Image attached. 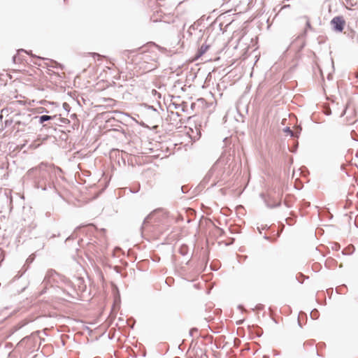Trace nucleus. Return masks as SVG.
I'll list each match as a JSON object with an SVG mask.
<instances>
[{
	"mask_svg": "<svg viewBox=\"0 0 358 358\" xmlns=\"http://www.w3.org/2000/svg\"><path fill=\"white\" fill-rule=\"evenodd\" d=\"M236 166L234 153L224 152L212 166L203 181L210 182V186H214L220 181L226 180L234 171Z\"/></svg>",
	"mask_w": 358,
	"mask_h": 358,
	"instance_id": "1",
	"label": "nucleus"
},
{
	"mask_svg": "<svg viewBox=\"0 0 358 358\" xmlns=\"http://www.w3.org/2000/svg\"><path fill=\"white\" fill-rule=\"evenodd\" d=\"M64 281V278L63 276L58 274L55 271L50 269L47 271L43 281V284L45 286H47L48 285L53 286L55 284L59 286V282Z\"/></svg>",
	"mask_w": 358,
	"mask_h": 358,
	"instance_id": "2",
	"label": "nucleus"
},
{
	"mask_svg": "<svg viewBox=\"0 0 358 358\" xmlns=\"http://www.w3.org/2000/svg\"><path fill=\"white\" fill-rule=\"evenodd\" d=\"M332 29L335 32H342L345 25V21L343 16L338 15L332 18L330 22Z\"/></svg>",
	"mask_w": 358,
	"mask_h": 358,
	"instance_id": "3",
	"label": "nucleus"
},
{
	"mask_svg": "<svg viewBox=\"0 0 358 358\" xmlns=\"http://www.w3.org/2000/svg\"><path fill=\"white\" fill-rule=\"evenodd\" d=\"M25 52L28 55H31V56L33 57V58H36L38 60H41V59H45V58H42L41 57H38V56H36V55H31L30 52L26 51L24 49H20L18 51H17V54H19L20 52ZM24 60V59L22 57H21L20 56H19L18 55H15L13 57V62L14 63H17V62H21Z\"/></svg>",
	"mask_w": 358,
	"mask_h": 358,
	"instance_id": "4",
	"label": "nucleus"
},
{
	"mask_svg": "<svg viewBox=\"0 0 358 358\" xmlns=\"http://www.w3.org/2000/svg\"><path fill=\"white\" fill-rule=\"evenodd\" d=\"M210 45L206 43L202 44L199 48L195 55L196 59H199L201 56H203L208 50Z\"/></svg>",
	"mask_w": 358,
	"mask_h": 358,
	"instance_id": "5",
	"label": "nucleus"
},
{
	"mask_svg": "<svg viewBox=\"0 0 358 358\" xmlns=\"http://www.w3.org/2000/svg\"><path fill=\"white\" fill-rule=\"evenodd\" d=\"M177 17L170 16L169 15H164L159 21H162L167 24L176 23Z\"/></svg>",
	"mask_w": 358,
	"mask_h": 358,
	"instance_id": "6",
	"label": "nucleus"
},
{
	"mask_svg": "<svg viewBox=\"0 0 358 358\" xmlns=\"http://www.w3.org/2000/svg\"><path fill=\"white\" fill-rule=\"evenodd\" d=\"M52 118H53V117L50 116V115H41L39 117V122L41 124H42L45 121L52 120Z\"/></svg>",
	"mask_w": 358,
	"mask_h": 358,
	"instance_id": "7",
	"label": "nucleus"
},
{
	"mask_svg": "<svg viewBox=\"0 0 358 358\" xmlns=\"http://www.w3.org/2000/svg\"><path fill=\"white\" fill-rule=\"evenodd\" d=\"M152 215H149L143 221V225H142V229L145 231L147 228L148 223L149 222V220L151 218Z\"/></svg>",
	"mask_w": 358,
	"mask_h": 358,
	"instance_id": "8",
	"label": "nucleus"
},
{
	"mask_svg": "<svg viewBox=\"0 0 358 358\" xmlns=\"http://www.w3.org/2000/svg\"><path fill=\"white\" fill-rule=\"evenodd\" d=\"M284 131H285V132H286V133L289 134L292 136H294V133H293V131L289 129V127H286V128H285Z\"/></svg>",
	"mask_w": 358,
	"mask_h": 358,
	"instance_id": "9",
	"label": "nucleus"
},
{
	"mask_svg": "<svg viewBox=\"0 0 358 358\" xmlns=\"http://www.w3.org/2000/svg\"><path fill=\"white\" fill-rule=\"evenodd\" d=\"M91 54L94 58L98 57V59H99L101 57V55L99 53L93 52Z\"/></svg>",
	"mask_w": 358,
	"mask_h": 358,
	"instance_id": "10",
	"label": "nucleus"
},
{
	"mask_svg": "<svg viewBox=\"0 0 358 358\" xmlns=\"http://www.w3.org/2000/svg\"><path fill=\"white\" fill-rule=\"evenodd\" d=\"M327 78L328 80H331L333 78V75L331 72H329L327 76Z\"/></svg>",
	"mask_w": 358,
	"mask_h": 358,
	"instance_id": "11",
	"label": "nucleus"
},
{
	"mask_svg": "<svg viewBox=\"0 0 358 358\" xmlns=\"http://www.w3.org/2000/svg\"><path fill=\"white\" fill-rule=\"evenodd\" d=\"M308 29H311L312 28L310 22V21L308 20L306 21V29H308Z\"/></svg>",
	"mask_w": 358,
	"mask_h": 358,
	"instance_id": "12",
	"label": "nucleus"
},
{
	"mask_svg": "<svg viewBox=\"0 0 358 358\" xmlns=\"http://www.w3.org/2000/svg\"><path fill=\"white\" fill-rule=\"evenodd\" d=\"M197 331V329H192L189 331V334L191 336H193V334H194V332H196Z\"/></svg>",
	"mask_w": 358,
	"mask_h": 358,
	"instance_id": "13",
	"label": "nucleus"
},
{
	"mask_svg": "<svg viewBox=\"0 0 358 358\" xmlns=\"http://www.w3.org/2000/svg\"><path fill=\"white\" fill-rule=\"evenodd\" d=\"M331 65L332 71L334 72V60L332 59H331Z\"/></svg>",
	"mask_w": 358,
	"mask_h": 358,
	"instance_id": "14",
	"label": "nucleus"
},
{
	"mask_svg": "<svg viewBox=\"0 0 358 358\" xmlns=\"http://www.w3.org/2000/svg\"><path fill=\"white\" fill-rule=\"evenodd\" d=\"M63 107L64 108V109L68 110V108H69V104H68V103H64V104H63Z\"/></svg>",
	"mask_w": 358,
	"mask_h": 358,
	"instance_id": "15",
	"label": "nucleus"
},
{
	"mask_svg": "<svg viewBox=\"0 0 358 358\" xmlns=\"http://www.w3.org/2000/svg\"><path fill=\"white\" fill-rule=\"evenodd\" d=\"M152 93L154 92L155 95H157H157H158V96H159V97H160V94L157 92V90L152 91Z\"/></svg>",
	"mask_w": 358,
	"mask_h": 358,
	"instance_id": "16",
	"label": "nucleus"
},
{
	"mask_svg": "<svg viewBox=\"0 0 358 358\" xmlns=\"http://www.w3.org/2000/svg\"><path fill=\"white\" fill-rule=\"evenodd\" d=\"M151 20L153 21V22H157L159 21L158 19H153L152 17H151Z\"/></svg>",
	"mask_w": 358,
	"mask_h": 358,
	"instance_id": "17",
	"label": "nucleus"
},
{
	"mask_svg": "<svg viewBox=\"0 0 358 358\" xmlns=\"http://www.w3.org/2000/svg\"><path fill=\"white\" fill-rule=\"evenodd\" d=\"M185 28V24H183L181 30L183 31Z\"/></svg>",
	"mask_w": 358,
	"mask_h": 358,
	"instance_id": "18",
	"label": "nucleus"
},
{
	"mask_svg": "<svg viewBox=\"0 0 358 358\" xmlns=\"http://www.w3.org/2000/svg\"><path fill=\"white\" fill-rule=\"evenodd\" d=\"M280 355V353L279 352H275L274 353V356H279Z\"/></svg>",
	"mask_w": 358,
	"mask_h": 358,
	"instance_id": "19",
	"label": "nucleus"
},
{
	"mask_svg": "<svg viewBox=\"0 0 358 358\" xmlns=\"http://www.w3.org/2000/svg\"><path fill=\"white\" fill-rule=\"evenodd\" d=\"M34 63L35 64H38V65H39V66L41 65V64L38 63L37 62H34Z\"/></svg>",
	"mask_w": 358,
	"mask_h": 358,
	"instance_id": "20",
	"label": "nucleus"
},
{
	"mask_svg": "<svg viewBox=\"0 0 358 358\" xmlns=\"http://www.w3.org/2000/svg\"><path fill=\"white\" fill-rule=\"evenodd\" d=\"M189 28L190 29H194V25H191Z\"/></svg>",
	"mask_w": 358,
	"mask_h": 358,
	"instance_id": "21",
	"label": "nucleus"
},
{
	"mask_svg": "<svg viewBox=\"0 0 358 358\" xmlns=\"http://www.w3.org/2000/svg\"><path fill=\"white\" fill-rule=\"evenodd\" d=\"M173 104L176 106H175V108H178V107H177V104H176L175 103H173Z\"/></svg>",
	"mask_w": 358,
	"mask_h": 358,
	"instance_id": "22",
	"label": "nucleus"
},
{
	"mask_svg": "<svg viewBox=\"0 0 358 358\" xmlns=\"http://www.w3.org/2000/svg\"><path fill=\"white\" fill-rule=\"evenodd\" d=\"M344 113H345V110L343 111V113H342V115H344Z\"/></svg>",
	"mask_w": 358,
	"mask_h": 358,
	"instance_id": "23",
	"label": "nucleus"
},
{
	"mask_svg": "<svg viewBox=\"0 0 358 358\" xmlns=\"http://www.w3.org/2000/svg\"><path fill=\"white\" fill-rule=\"evenodd\" d=\"M344 113H345V110L343 111V113H342V115H344Z\"/></svg>",
	"mask_w": 358,
	"mask_h": 358,
	"instance_id": "24",
	"label": "nucleus"
},
{
	"mask_svg": "<svg viewBox=\"0 0 358 358\" xmlns=\"http://www.w3.org/2000/svg\"><path fill=\"white\" fill-rule=\"evenodd\" d=\"M357 43H358V38H357Z\"/></svg>",
	"mask_w": 358,
	"mask_h": 358,
	"instance_id": "25",
	"label": "nucleus"
}]
</instances>
